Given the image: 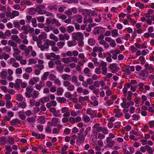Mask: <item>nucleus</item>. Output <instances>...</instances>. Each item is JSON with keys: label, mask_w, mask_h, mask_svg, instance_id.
I'll return each mask as SVG.
<instances>
[{"label": "nucleus", "mask_w": 154, "mask_h": 154, "mask_svg": "<svg viewBox=\"0 0 154 154\" xmlns=\"http://www.w3.org/2000/svg\"><path fill=\"white\" fill-rule=\"evenodd\" d=\"M74 27L72 26H68L66 29V30L68 32L70 33L74 30Z\"/></svg>", "instance_id": "49"}, {"label": "nucleus", "mask_w": 154, "mask_h": 154, "mask_svg": "<svg viewBox=\"0 0 154 154\" xmlns=\"http://www.w3.org/2000/svg\"><path fill=\"white\" fill-rule=\"evenodd\" d=\"M85 136L83 134H78L77 141L78 143H82L84 142Z\"/></svg>", "instance_id": "9"}, {"label": "nucleus", "mask_w": 154, "mask_h": 154, "mask_svg": "<svg viewBox=\"0 0 154 154\" xmlns=\"http://www.w3.org/2000/svg\"><path fill=\"white\" fill-rule=\"evenodd\" d=\"M148 72L146 70L142 71L140 73V76L143 77H146L148 75Z\"/></svg>", "instance_id": "25"}, {"label": "nucleus", "mask_w": 154, "mask_h": 154, "mask_svg": "<svg viewBox=\"0 0 154 154\" xmlns=\"http://www.w3.org/2000/svg\"><path fill=\"white\" fill-rule=\"evenodd\" d=\"M39 94V93L37 91L34 90L32 92L31 97H32L33 99L36 98L38 97Z\"/></svg>", "instance_id": "30"}, {"label": "nucleus", "mask_w": 154, "mask_h": 154, "mask_svg": "<svg viewBox=\"0 0 154 154\" xmlns=\"http://www.w3.org/2000/svg\"><path fill=\"white\" fill-rule=\"evenodd\" d=\"M56 20V19L55 18L51 20L49 18H48L46 20V22L48 24H55Z\"/></svg>", "instance_id": "36"}, {"label": "nucleus", "mask_w": 154, "mask_h": 154, "mask_svg": "<svg viewBox=\"0 0 154 154\" xmlns=\"http://www.w3.org/2000/svg\"><path fill=\"white\" fill-rule=\"evenodd\" d=\"M22 82V81L21 79H17L15 81V83L14 88L16 89H18L20 87V85Z\"/></svg>", "instance_id": "19"}, {"label": "nucleus", "mask_w": 154, "mask_h": 154, "mask_svg": "<svg viewBox=\"0 0 154 154\" xmlns=\"http://www.w3.org/2000/svg\"><path fill=\"white\" fill-rule=\"evenodd\" d=\"M37 11L40 14H45L46 11L44 10L45 6L44 5H39L37 7Z\"/></svg>", "instance_id": "6"}, {"label": "nucleus", "mask_w": 154, "mask_h": 154, "mask_svg": "<svg viewBox=\"0 0 154 154\" xmlns=\"http://www.w3.org/2000/svg\"><path fill=\"white\" fill-rule=\"evenodd\" d=\"M63 85L64 86L67 87V90L70 91H73L75 89L74 86L71 84L69 81H66L64 82Z\"/></svg>", "instance_id": "4"}, {"label": "nucleus", "mask_w": 154, "mask_h": 154, "mask_svg": "<svg viewBox=\"0 0 154 154\" xmlns=\"http://www.w3.org/2000/svg\"><path fill=\"white\" fill-rule=\"evenodd\" d=\"M92 61L94 63L95 65L98 66L99 64V62H97V59L96 58H94L92 60Z\"/></svg>", "instance_id": "64"}, {"label": "nucleus", "mask_w": 154, "mask_h": 154, "mask_svg": "<svg viewBox=\"0 0 154 154\" xmlns=\"http://www.w3.org/2000/svg\"><path fill=\"white\" fill-rule=\"evenodd\" d=\"M12 17L11 19L14 18L15 17L18 16L19 15V12L17 11H13L12 12Z\"/></svg>", "instance_id": "52"}, {"label": "nucleus", "mask_w": 154, "mask_h": 154, "mask_svg": "<svg viewBox=\"0 0 154 154\" xmlns=\"http://www.w3.org/2000/svg\"><path fill=\"white\" fill-rule=\"evenodd\" d=\"M99 125L100 124L97 123L94 126V128H96V131L97 132H100L102 131V127L99 126Z\"/></svg>", "instance_id": "32"}, {"label": "nucleus", "mask_w": 154, "mask_h": 154, "mask_svg": "<svg viewBox=\"0 0 154 154\" xmlns=\"http://www.w3.org/2000/svg\"><path fill=\"white\" fill-rule=\"evenodd\" d=\"M49 75V73L48 72H45L43 75V76L42 77V80H46L47 77Z\"/></svg>", "instance_id": "56"}, {"label": "nucleus", "mask_w": 154, "mask_h": 154, "mask_svg": "<svg viewBox=\"0 0 154 154\" xmlns=\"http://www.w3.org/2000/svg\"><path fill=\"white\" fill-rule=\"evenodd\" d=\"M33 87L32 86L28 87L26 89V92L25 93L26 96L28 98L31 97L32 92L33 90Z\"/></svg>", "instance_id": "7"}, {"label": "nucleus", "mask_w": 154, "mask_h": 154, "mask_svg": "<svg viewBox=\"0 0 154 154\" xmlns=\"http://www.w3.org/2000/svg\"><path fill=\"white\" fill-rule=\"evenodd\" d=\"M7 75V73L6 70L2 71L0 73V77L2 79L6 78Z\"/></svg>", "instance_id": "23"}, {"label": "nucleus", "mask_w": 154, "mask_h": 154, "mask_svg": "<svg viewBox=\"0 0 154 154\" xmlns=\"http://www.w3.org/2000/svg\"><path fill=\"white\" fill-rule=\"evenodd\" d=\"M63 91V89L61 88H59L57 89V95H61L62 94Z\"/></svg>", "instance_id": "51"}, {"label": "nucleus", "mask_w": 154, "mask_h": 154, "mask_svg": "<svg viewBox=\"0 0 154 154\" xmlns=\"http://www.w3.org/2000/svg\"><path fill=\"white\" fill-rule=\"evenodd\" d=\"M44 42L42 46H40L41 48V50L42 51H44L45 50H48L49 48V45L52 46H54L56 44L55 42L53 40H50L46 39V40H44Z\"/></svg>", "instance_id": "1"}, {"label": "nucleus", "mask_w": 154, "mask_h": 154, "mask_svg": "<svg viewBox=\"0 0 154 154\" xmlns=\"http://www.w3.org/2000/svg\"><path fill=\"white\" fill-rule=\"evenodd\" d=\"M57 103L56 101L52 100L49 103H47L46 106L48 108H51L52 106L55 107L57 105Z\"/></svg>", "instance_id": "15"}, {"label": "nucleus", "mask_w": 154, "mask_h": 154, "mask_svg": "<svg viewBox=\"0 0 154 154\" xmlns=\"http://www.w3.org/2000/svg\"><path fill=\"white\" fill-rule=\"evenodd\" d=\"M90 72V69L88 67L85 68L83 70L84 73L86 76L88 77H90L91 76L92 73Z\"/></svg>", "instance_id": "18"}, {"label": "nucleus", "mask_w": 154, "mask_h": 154, "mask_svg": "<svg viewBox=\"0 0 154 154\" xmlns=\"http://www.w3.org/2000/svg\"><path fill=\"white\" fill-rule=\"evenodd\" d=\"M144 66L146 68L145 70H150V72H151L153 71L154 70V68L152 67L151 65H149L148 63H145L144 65Z\"/></svg>", "instance_id": "20"}, {"label": "nucleus", "mask_w": 154, "mask_h": 154, "mask_svg": "<svg viewBox=\"0 0 154 154\" xmlns=\"http://www.w3.org/2000/svg\"><path fill=\"white\" fill-rule=\"evenodd\" d=\"M49 38L50 39L54 40L55 42H57L58 41V38L53 34H51Z\"/></svg>", "instance_id": "43"}, {"label": "nucleus", "mask_w": 154, "mask_h": 154, "mask_svg": "<svg viewBox=\"0 0 154 154\" xmlns=\"http://www.w3.org/2000/svg\"><path fill=\"white\" fill-rule=\"evenodd\" d=\"M115 120V119L113 117H111L110 118L108 119L109 122L108 124V125H109L110 124H113V122H114Z\"/></svg>", "instance_id": "59"}, {"label": "nucleus", "mask_w": 154, "mask_h": 154, "mask_svg": "<svg viewBox=\"0 0 154 154\" xmlns=\"http://www.w3.org/2000/svg\"><path fill=\"white\" fill-rule=\"evenodd\" d=\"M56 100L58 102L61 103H65L66 101V99L64 97H57Z\"/></svg>", "instance_id": "40"}, {"label": "nucleus", "mask_w": 154, "mask_h": 154, "mask_svg": "<svg viewBox=\"0 0 154 154\" xmlns=\"http://www.w3.org/2000/svg\"><path fill=\"white\" fill-rule=\"evenodd\" d=\"M94 85L96 87H99L101 85L102 87H103L105 85V83L103 81H95L94 82Z\"/></svg>", "instance_id": "12"}, {"label": "nucleus", "mask_w": 154, "mask_h": 154, "mask_svg": "<svg viewBox=\"0 0 154 154\" xmlns=\"http://www.w3.org/2000/svg\"><path fill=\"white\" fill-rule=\"evenodd\" d=\"M83 35L80 32H74L72 35V37L73 40H77L78 41L81 40H83Z\"/></svg>", "instance_id": "2"}, {"label": "nucleus", "mask_w": 154, "mask_h": 154, "mask_svg": "<svg viewBox=\"0 0 154 154\" xmlns=\"http://www.w3.org/2000/svg\"><path fill=\"white\" fill-rule=\"evenodd\" d=\"M75 18L76 19V21L79 23H81L82 21V17L81 15H77L75 16Z\"/></svg>", "instance_id": "41"}, {"label": "nucleus", "mask_w": 154, "mask_h": 154, "mask_svg": "<svg viewBox=\"0 0 154 154\" xmlns=\"http://www.w3.org/2000/svg\"><path fill=\"white\" fill-rule=\"evenodd\" d=\"M65 43L63 42H60L57 43V45L59 48H62L64 45Z\"/></svg>", "instance_id": "48"}, {"label": "nucleus", "mask_w": 154, "mask_h": 154, "mask_svg": "<svg viewBox=\"0 0 154 154\" xmlns=\"http://www.w3.org/2000/svg\"><path fill=\"white\" fill-rule=\"evenodd\" d=\"M17 106L18 108L21 107L22 109H24L26 106V105L25 102H23L18 104Z\"/></svg>", "instance_id": "46"}, {"label": "nucleus", "mask_w": 154, "mask_h": 154, "mask_svg": "<svg viewBox=\"0 0 154 154\" xmlns=\"http://www.w3.org/2000/svg\"><path fill=\"white\" fill-rule=\"evenodd\" d=\"M77 44V42L75 40L71 41H68L67 42L68 46L69 47L74 46Z\"/></svg>", "instance_id": "26"}, {"label": "nucleus", "mask_w": 154, "mask_h": 154, "mask_svg": "<svg viewBox=\"0 0 154 154\" xmlns=\"http://www.w3.org/2000/svg\"><path fill=\"white\" fill-rule=\"evenodd\" d=\"M119 34L118 31L117 29H114L112 31V36L113 37H116L118 36Z\"/></svg>", "instance_id": "38"}, {"label": "nucleus", "mask_w": 154, "mask_h": 154, "mask_svg": "<svg viewBox=\"0 0 154 154\" xmlns=\"http://www.w3.org/2000/svg\"><path fill=\"white\" fill-rule=\"evenodd\" d=\"M89 99V97L88 96H86L84 97L80 96L79 97V102L81 103L84 101H88Z\"/></svg>", "instance_id": "22"}, {"label": "nucleus", "mask_w": 154, "mask_h": 154, "mask_svg": "<svg viewBox=\"0 0 154 154\" xmlns=\"http://www.w3.org/2000/svg\"><path fill=\"white\" fill-rule=\"evenodd\" d=\"M11 38L12 40L15 41L19 44H20L21 43V39L18 38V37L17 35H11Z\"/></svg>", "instance_id": "13"}, {"label": "nucleus", "mask_w": 154, "mask_h": 154, "mask_svg": "<svg viewBox=\"0 0 154 154\" xmlns=\"http://www.w3.org/2000/svg\"><path fill=\"white\" fill-rule=\"evenodd\" d=\"M133 94L130 91H129L128 92V96L127 97V100L130 101L132 99V95Z\"/></svg>", "instance_id": "57"}, {"label": "nucleus", "mask_w": 154, "mask_h": 154, "mask_svg": "<svg viewBox=\"0 0 154 154\" xmlns=\"http://www.w3.org/2000/svg\"><path fill=\"white\" fill-rule=\"evenodd\" d=\"M93 20L92 18L89 17H85L84 19L83 23H86L88 22L92 23Z\"/></svg>", "instance_id": "24"}, {"label": "nucleus", "mask_w": 154, "mask_h": 154, "mask_svg": "<svg viewBox=\"0 0 154 154\" xmlns=\"http://www.w3.org/2000/svg\"><path fill=\"white\" fill-rule=\"evenodd\" d=\"M14 138L12 137H8V143L9 144L11 145L13 144L14 143Z\"/></svg>", "instance_id": "47"}, {"label": "nucleus", "mask_w": 154, "mask_h": 154, "mask_svg": "<svg viewBox=\"0 0 154 154\" xmlns=\"http://www.w3.org/2000/svg\"><path fill=\"white\" fill-rule=\"evenodd\" d=\"M82 119L85 122H88L90 121V117L86 115H84L83 116Z\"/></svg>", "instance_id": "45"}, {"label": "nucleus", "mask_w": 154, "mask_h": 154, "mask_svg": "<svg viewBox=\"0 0 154 154\" xmlns=\"http://www.w3.org/2000/svg\"><path fill=\"white\" fill-rule=\"evenodd\" d=\"M39 81V79L38 77H33L29 81V84L32 85H33Z\"/></svg>", "instance_id": "14"}, {"label": "nucleus", "mask_w": 154, "mask_h": 154, "mask_svg": "<svg viewBox=\"0 0 154 154\" xmlns=\"http://www.w3.org/2000/svg\"><path fill=\"white\" fill-rule=\"evenodd\" d=\"M95 43V40L93 38H90L88 39V43L90 46L94 45Z\"/></svg>", "instance_id": "34"}, {"label": "nucleus", "mask_w": 154, "mask_h": 154, "mask_svg": "<svg viewBox=\"0 0 154 154\" xmlns=\"http://www.w3.org/2000/svg\"><path fill=\"white\" fill-rule=\"evenodd\" d=\"M0 143L1 145H4L6 143V137L5 136L2 137L0 138Z\"/></svg>", "instance_id": "39"}, {"label": "nucleus", "mask_w": 154, "mask_h": 154, "mask_svg": "<svg viewBox=\"0 0 154 154\" xmlns=\"http://www.w3.org/2000/svg\"><path fill=\"white\" fill-rule=\"evenodd\" d=\"M64 66L63 65L58 66L56 67V68L57 69L59 72L61 73L63 72V69Z\"/></svg>", "instance_id": "50"}, {"label": "nucleus", "mask_w": 154, "mask_h": 154, "mask_svg": "<svg viewBox=\"0 0 154 154\" xmlns=\"http://www.w3.org/2000/svg\"><path fill=\"white\" fill-rule=\"evenodd\" d=\"M32 39L34 41H36L37 42L38 47L41 49V47L40 46L42 45V46L43 45L42 41L41 40H39L37 36H33L32 37Z\"/></svg>", "instance_id": "11"}, {"label": "nucleus", "mask_w": 154, "mask_h": 154, "mask_svg": "<svg viewBox=\"0 0 154 154\" xmlns=\"http://www.w3.org/2000/svg\"><path fill=\"white\" fill-rule=\"evenodd\" d=\"M45 85V84L43 81H40L39 84H36L35 85L36 89L38 90H40L41 88Z\"/></svg>", "instance_id": "17"}, {"label": "nucleus", "mask_w": 154, "mask_h": 154, "mask_svg": "<svg viewBox=\"0 0 154 154\" xmlns=\"http://www.w3.org/2000/svg\"><path fill=\"white\" fill-rule=\"evenodd\" d=\"M103 28L101 27H97L94 30V33L95 34H102L103 32Z\"/></svg>", "instance_id": "16"}, {"label": "nucleus", "mask_w": 154, "mask_h": 154, "mask_svg": "<svg viewBox=\"0 0 154 154\" xmlns=\"http://www.w3.org/2000/svg\"><path fill=\"white\" fill-rule=\"evenodd\" d=\"M14 53L13 54V56L15 57V56L18 55L21 52V51L17 47L13 48Z\"/></svg>", "instance_id": "21"}, {"label": "nucleus", "mask_w": 154, "mask_h": 154, "mask_svg": "<svg viewBox=\"0 0 154 154\" xmlns=\"http://www.w3.org/2000/svg\"><path fill=\"white\" fill-rule=\"evenodd\" d=\"M38 22L43 23L44 22L45 18L41 16L36 17Z\"/></svg>", "instance_id": "60"}, {"label": "nucleus", "mask_w": 154, "mask_h": 154, "mask_svg": "<svg viewBox=\"0 0 154 154\" xmlns=\"http://www.w3.org/2000/svg\"><path fill=\"white\" fill-rule=\"evenodd\" d=\"M8 45L13 47V48H15L17 47V43L11 40L8 41Z\"/></svg>", "instance_id": "35"}, {"label": "nucleus", "mask_w": 154, "mask_h": 154, "mask_svg": "<svg viewBox=\"0 0 154 154\" xmlns=\"http://www.w3.org/2000/svg\"><path fill=\"white\" fill-rule=\"evenodd\" d=\"M122 100L123 102L121 104V106L122 108L125 107L128 109L130 106L134 105V103L132 101L127 102V100L125 98L123 99Z\"/></svg>", "instance_id": "3"}, {"label": "nucleus", "mask_w": 154, "mask_h": 154, "mask_svg": "<svg viewBox=\"0 0 154 154\" xmlns=\"http://www.w3.org/2000/svg\"><path fill=\"white\" fill-rule=\"evenodd\" d=\"M62 60L63 63H68L71 62L70 57L68 58H63Z\"/></svg>", "instance_id": "44"}, {"label": "nucleus", "mask_w": 154, "mask_h": 154, "mask_svg": "<svg viewBox=\"0 0 154 154\" xmlns=\"http://www.w3.org/2000/svg\"><path fill=\"white\" fill-rule=\"evenodd\" d=\"M106 146L108 147H112L113 146L115 143V142L112 139L106 138Z\"/></svg>", "instance_id": "10"}, {"label": "nucleus", "mask_w": 154, "mask_h": 154, "mask_svg": "<svg viewBox=\"0 0 154 154\" xmlns=\"http://www.w3.org/2000/svg\"><path fill=\"white\" fill-rule=\"evenodd\" d=\"M65 96L66 98H69L70 100H71L72 97V95L70 92H67L65 94Z\"/></svg>", "instance_id": "62"}, {"label": "nucleus", "mask_w": 154, "mask_h": 154, "mask_svg": "<svg viewBox=\"0 0 154 154\" xmlns=\"http://www.w3.org/2000/svg\"><path fill=\"white\" fill-rule=\"evenodd\" d=\"M47 38V35L45 32L42 33V34L39 35L38 36L39 40L41 41L43 39H45Z\"/></svg>", "instance_id": "27"}, {"label": "nucleus", "mask_w": 154, "mask_h": 154, "mask_svg": "<svg viewBox=\"0 0 154 154\" xmlns=\"http://www.w3.org/2000/svg\"><path fill=\"white\" fill-rule=\"evenodd\" d=\"M20 122L18 119H15L11 121V124L12 125H14L16 124H20Z\"/></svg>", "instance_id": "33"}, {"label": "nucleus", "mask_w": 154, "mask_h": 154, "mask_svg": "<svg viewBox=\"0 0 154 154\" xmlns=\"http://www.w3.org/2000/svg\"><path fill=\"white\" fill-rule=\"evenodd\" d=\"M38 122L41 124L45 123V118L42 116H40L38 119Z\"/></svg>", "instance_id": "31"}, {"label": "nucleus", "mask_w": 154, "mask_h": 154, "mask_svg": "<svg viewBox=\"0 0 154 154\" xmlns=\"http://www.w3.org/2000/svg\"><path fill=\"white\" fill-rule=\"evenodd\" d=\"M57 17L58 18L63 20L66 19L67 17L65 15L60 14H57Z\"/></svg>", "instance_id": "53"}, {"label": "nucleus", "mask_w": 154, "mask_h": 154, "mask_svg": "<svg viewBox=\"0 0 154 154\" xmlns=\"http://www.w3.org/2000/svg\"><path fill=\"white\" fill-rule=\"evenodd\" d=\"M61 78L64 80H70L71 77L69 75L67 74H63Z\"/></svg>", "instance_id": "37"}, {"label": "nucleus", "mask_w": 154, "mask_h": 154, "mask_svg": "<svg viewBox=\"0 0 154 154\" xmlns=\"http://www.w3.org/2000/svg\"><path fill=\"white\" fill-rule=\"evenodd\" d=\"M31 2L29 0L24 1L23 2H21L20 5H29L31 4Z\"/></svg>", "instance_id": "42"}, {"label": "nucleus", "mask_w": 154, "mask_h": 154, "mask_svg": "<svg viewBox=\"0 0 154 154\" xmlns=\"http://www.w3.org/2000/svg\"><path fill=\"white\" fill-rule=\"evenodd\" d=\"M58 37L60 41H64L65 40H68L70 38L69 35L67 34H60L58 35Z\"/></svg>", "instance_id": "8"}, {"label": "nucleus", "mask_w": 154, "mask_h": 154, "mask_svg": "<svg viewBox=\"0 0 154 154\" xmlns=\"http://www.w3.org/2000/svg\"><path fill=\"white\" fill-rule=\"evenodd\" d=\"M108 56L106 58V60L108 62H112V60L111 58V54L109 53H108Z\"/></svg>", "instance_id": "55"}, {"label": "nucleus", "mask_w": 154, "mask_h": 154, "mask_svg": "<svg viewBox=\"0 0 154 154\" xmlns=\"http://www.w3.org/2000/svg\"><path fill=\"white\" fill-rule=\"evenodd\" d=\"M113 103V101L109 99L106 102V103H105L104 105L106 106H108L111 105Z\"/></svg>", "instance_id": "58"}, {"label": "nucleus", "mask_w": 154, "mask_h": 154, "mask_svg": "<svg viewBox=\"0 0 154 154\" xmlns=\"http://www.w3.org/2000/svg\"><path fill=\"white\" fill-rule=\"evenodd\" d=\"M19 116L22 120H24L26 118V116L24 114L23 111H20L18 112Z\"/></svg>", "instance_id": "28"}, {"label": "nucleus", "mask_w": 154, "mask_h": 154, "mask_svg": "<svg viewBox=\"0 0 154 154\" xmlns=\"http://www.w3.org/2000/svg\"><path fill=\"white\" fill-rule=\"evenodd\" d=\"M109 68L111 70L112 72L115 73L118 71L119 68L117 66V64L113 63L109 65Z\"/></svg>", "instance_id": "5"}, {"label": "nucleus", "mask_w": 154, "mask_h": 154, "mask_svg": "<svg viewBox=\"0 0 154 154\" xmlns=\"http://www.w3.org/2000/svg\"><path fill=\"white\" fill-rule=\"evenodd\" d=\"M135 45L138 48H147L146 46L145 45V44H142L141 45L138 44L137 42L135 43Z\"/></svg>", "instance_id": "29"}, {"label": "nucleus", "mask_w": 154, "mask_h": 154, "mask_svg": "<svg viewBox=\"0 0 154 154\" xmlns=\"http://www.w3.org/2000/svg\"><path fill=\"white\" fill-rule=\"evenodd\" d=\"M59 119L56 118H53L51 120L52 123L53 125H55L58 122Z\"/></svg>", "instance_id": "54"}, {"label": "nucleus", "mask_w": 154, "mask_h": 154, "mask_svg": "<svg viewBox=\"0 0 154 154\" xmlns=\"http://www.w3.org/2000/svg\"><path fill=\"white\" fill-rule=\"evenodd\" d=\"M6 105V107L8 109L11 108L13 106L12 103L10 101L7 102Z\"/></svg>", "instance_id": "61"}, {"label": "nucleus", "mask_w": 154, "mask_h": 154, "mask_svg": "<svg viewBox=\"0 0 154 154\" xmlns=\"http://www.w3.org/2000/svg\"><path fill=\"white\" fill-rule=\"evenodd\" d=\"M32 24V26L34 27H36L37 26L36 20L35 18H33L31 21Z\"/></svg>", "instance_id": "63"}]
</instances>
